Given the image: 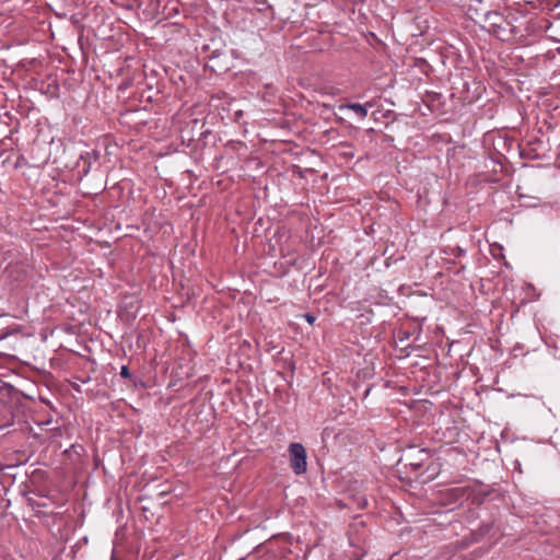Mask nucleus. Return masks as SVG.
Returning <instances> with one entry per match:
<instances>
[{"mask_svg":"<svg viewBox=\"0 0 560 560\" xmlns=\"http://www.w3.org/2000/svg\"><path fill=\"white\" fill-rule=\"evenodd\" d=\"M371 106H372L371 104L362 105L359 103H347L345 105H340L339 109L340 110H342V109L353 110L360 119H364L368 116V107H371Z\"/></svg>","mask_w":560,"mask_h":560,"instance_id":"4","label":"nucleus"},{"mask_svg":"<svg viewBox=\"0 0 560 560\" xmlns=\"http://www.w3.org/2000/svg\"><path fill=\"white\" fill-rule=\"evenodd\" d=\"M290 466L298 476L303 475L307 470V454L305 447L298 442L289 445Z\"/></svg>","mask_w":560,"mask_h":560,"instance_id":"2","label":"nucleus"},{"mask_svg":"<svg viewBox=\"0 0 560 560\" xmlns=\"http://www.w3.org/2000/svg\"><path fill=\"white\" fill-rule=\"evenodd\" d=\"M120 375L125 378H128L130 377V373H129V370L126 365H122L121 369H120Z\"/></svg>","mask_w":560,"mask_h":560,"instance_id":"5","label":"nucleus"},{"mask_svg":"<svg viewBox=\"0 0 560 560\" xmlns=\"http://www.w3.org/2000/svg\"><path fill=\"white\" fill-rule=\"evenodd\" d=\"M13 409L8 404L0 401V429L13 423Z\"/></svg>","mask_w":560,"mask_h":560,"instance_id":"3","label":"nucleus"},{"mask_svg":"<svg viewBox=\"0 0 560 560\" xmlns=\"http://www.w3.org/2000/svg\"><path fill=\"white\" fill-rule=\"evenodd\" d=\"M32 399L27 398L25 402H19L13 410V423L19 427V430L27 435L33 432L32 422L35 421V413L32 409Z\"/></svg>","mask_w":560,"mask_h":560,"instance_id":"1","label":"nucleus"},{"mask_svg":"<svg viewBox=\"0 0 560 560\" xmlns=\"http://www.w3.org/2000/svg\"><path fill=\"white\" fill-rule=\"evenodd\" d=\"M304 318H305V319H306V322H307L308 324H311V325L315 322V317H314L313 315H311V314H305V315H304Z\"/></svg>","mask_w":560,"mask_h":560,"instance_id":"6","label":"nucleus"}]
</instances>
